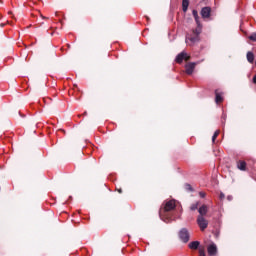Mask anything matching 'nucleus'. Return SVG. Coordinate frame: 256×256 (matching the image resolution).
<instances>
[{
    "instance_id": "1a4fd4ad",
    "label": "nucleus",
    "mask_w": 256,
    "mask_h": 256,
    "mask_svg": "<svg viewBox=\"0 0 256 256\" xmlns=\"http://www.w3.org/2000/svg\"><path fill=\"white\" fill-rule=\"evenodd\" d=\"M208 255L214 256L217 255V245L215 243H212L207 248Z\"/></svg>"
},
{
    "instance_id": "f257e3e1",
    "label": "nucleus",
    "mask_w": 256,
    "mask_h": 256,
    "mask_svg": "<svg viewBox=\"0 0 256 256\" xmlns=\"http://www.w3.org/2000/svg\"><path fill=\"white\" fill-rule=\"evenodd\" d=\"M176 204L175 200H169L165 203L164 207L159 211V217L164 221V223H171V221H175V219H179L181 217V210H175Z\"/></svg>"
},
{
    "instance_id": "423d86ee",
    "label": "nucleus",
    "mask_w": 256,
    "mask_h": 256,
    "mask_svg": "<svg viewBox=\"0 0 256 256\" xmlns=\"http://www.w3.org/2000/svg\"><path fill=\"white\" fill-rule=\"evenodd\" d=\"M196 65H197V63H195V62H190L185 65L187 75H193Z\"/></svg>"
},
{
    "instance_id": "20e7f679",
    "label": "nucleus",
    "mask_w": 256,
    "mask_h": 256,
    "mask_svg": "<svg viewBox=\"0 0 256 256\" xmlns=\"http://www.w3.org/2000/svg\"><path fill=\"white\" fill-rule=\"evenodd\" d=\"M179 239L182 241V243H189L190 235L187 228H182L179 231Z\"/></svg>"
},
{
    "instance_id": "4468645a",
    "label": "nucleus",
    "mask_w": 256,
    "mask_h": 256,
    "mask_svg": "<svg viewBox=\"0 0 256 256\" xmlns=\"http://www.w3.org/2000/svg\"><path fill=\"white\" fill-rule=\"evenodd\" d=\"M246 57L248 63H253V61H255V55L253 54V52H248Z\"/></svg>"
},
{
    "instance_id": "b1692460",
    "label": "nucleus",
    "mask_w": 256,
    "mask_h": 256,
    "mask_svg": "<svg viewBox=\"0 0 256 256\" xmlns=\"http://www.w3.org/2000/svg\"><path fill=\"white\" fill-rule=\"evenodd\" d=\"M253 83L256 84V74H255L254 77H253Z\"/></svg>"
},
{
    "instance_id": "0eeeda50",
    "label": "nucleus",
    "mask_w": 256,
    "mask_h": 256,
    "mask_svg": "<svg viewBox=\"0 0 256 256\" xmlns=\"http://www.w3.org/2000/svg\"><path fill=\"white\" fill-rule=\"evenodd\" d=\"M201 15L203 19H209L211 17V7L202 8Z\"/></svg>"
},
{
    "instance_id": "393cba45",
    "label": "nucleus",
    "mask_w": 256,
    "mask_h": 256,
    "mask_svg": "<svg viewBox=\"0 0 256 256\" xmlns=\"http://www.w3.org/2000/svg\"><path fill=\"white\" fill-rule=\"evenodd\" d=\"M118 193H123V190H121V189H118Z\"/></svg>"
},
{
    "instance_id": "a211bd4d",
    "label": "nucleus",
    "mask_w": 256,
    "mask_h": 256,
    "mask_svg": "<svg viewBox=\"0 0 256 256\" xmlns=\"http://www.w3.org/2000/svg\"><path fill=\"white\" fill-rule=\"evenodd\" d=\"M199 256H205V248L199 249Z\"/></svg>"
},
{
    "instance_id": "5701e85b",
    "label": "nucleus",
    "mask_w": 256,
    "mask_h": 256,
    "mask_svg": "<svg viewBox=\"0 0 256 256\" xmlns=\"http://www.w3.org/2000/svg\"><path fill=\"white\" fill-rule=\"evenodd\" d=\"M228 201H233V196L229 195L227 196Z\"/></svg>"
},
{
    "instance_id": "a878e982",
    "label": "nucleus",
    "mask_w": 256,
    "mask_h": 256,
    "mask_svg": "<svg viewBox=\"0 0 256 256\" xmlns=\"http://www.w3.org/2000/svg\"><path fill=\"white\" fill-rule=\"evenodd\" d=\"M1 27H5V24L2 23V24H1Z\"/></svg>"
},
{
    "instance_id": "ddd939ff",
    "label": "nucleus",
    "mask_w": 256,
    "mask_h": 256,
    "mask_svg": "<svg viewBox=\"0 0 256 256\" xmlns=\"http://www.w3.org/2000/svg\"><path fill=\"white\" fill-rule=\"evenodd\" d=\"M187 9H189V0H182V11L187 13Z\"/></svg>"
},
{
    "instance_id": "2eb2a0df",
    "label": "nucleus",
    "mask_w": 256,
    "mask_h": 256,
    "mask_svg": "<svg viewBox=\"0 0 256 256\" xmlns=\"http://www.w3.org/2000/svg\"><path fill=\"white\" fill-rule=\"evenodd\" d=\"M200 204H201V202H199V201L192 203L190 205V211H197V209H199Z\"/></svg>"
},
{
    "instance_id": "4be33fe9",
    "label": "nucleus",
    "mask_w": 256,
    "mask_h": 256,
    "mask_svg": "<svg viewBox=\"0 0 256 256\" xmlns=\"http://www.w3.org/2000/svg\"><path fill=\"white\" fill-rule=\"evenodd\" d=\"M219 199L220 201H223V199H225V194L223 192L220 193Z\"/></svg>"
},
{
    "instance_id": "6e6552de",
    "label": "nucleus",
    "mask_w": 256,
    "mask_h": 256,
    "mask_svg": "<svg viewBox=\"0 0 256 256\" xmlns=\"http://www.w3.org/2000/svg\"><path fill=\"white\" fill-rule=\"evenodd\" d=\"M208 211H209V207H207V205L203 204L202 206H200L198 208V213H199L198 217H205V215H207Z\"/></svg>"
},
{
    "instance_id": "f03ea898",
    "label": "nucleus",
    "mask_w": 256,
    "mask_h": 256,
    "mask_svg": "<svg viewBox=\"0 0 256 256\" xmlns=\"http://www.w3.org/2000/svg\"><path fill=\"white\" fill-rule=\"evenodd\" d=\"M192 15L195 19V22L197 24V27L195 29L190 30L186 34V44L189 45L190 47H193L196 43H199L201 41V33L203 31V25H201V22L199 21V13L197 10L192 11Z\"/></svg>"
},
{
    "instance_id": "f3484780",
    "label": "nucleus",
    "mask_w": 256,
    "mask_h": 256,
    "mask_svg": "<svg viewBox=\"0 0 256 256\" xmlns=\"http://www.w3.org/2000/svg\"><path fill=\"white\" fill-rule=\"evenodd\" d=\"M248 39H249L250 41L256 42V32H253V33L248 37Z\"/></svg>"
},
{
    "instance_id": "412c9836",
    "label": "nucleus",
    "mask_w": 256,
    "mask_h": 256,
    "mask_svg": "<svg viewBox=\"0 0 256 256\" xmlns=\"http://www.w3.org/2000/svg\"><path fill=\"white\" fill-rule=\"evenodd\" d=\"M187 191H193V187H191V184H186Z\"/></svg>"
},
{
    "instance_id": "9b49d317",
    "label": "nucleus",
    "mask_w": 256,
    "mask_h": 256,
    "mask_svg": "<svg viewBox=\"0 0 256 256\" xmlns=\"http://www.w3.org/2000/svg\"><path fill=\"white\" fill-rule=\"evenodd\" d=\"M215 96V102L217 103V105H219V103H223V96L221 92H219V90L215 91Z\"/></svg>"
},
{
    "instance_id": "f8f14e48",
    "label": "nucleus",
    "mask_w": 256,
    "mask_h": 256,
    "mask_svg": "<svg viewBox=\"0 0 256 256\" xmlns=\"http://www.w3.org/2000/svg\"><path fill=\"white\" fill-rule=\"evenodd\" d=\"M237 167L240 171H245L247 169V163L243 160L237 162Z\"/></svg>"
},
{
    "instance_id": "dca6fc26",
    "label": "nucleus",
    "mask_w": 256,
    "mask_h": 256,
    "mask_svg": "<svg viewBox=\"0 0 256 256\" xmlns=\"http://www.w3.org/2000/svg\"><path fill=\"white\" fill-rule=\"evenodd\" d=\"M217 137H219V130H216L214 132V135L212 136V143H215Z\"/></svg>"
},
{
    "instance_id": "aec40b11",
    "label": "nucleus",
    "mask_w": 256,
    "mask_h": 256,
    "mask_svg": "<svg viewBox=\"0 0 256 256\" xmlns=\"http://www.w3.org/2000/svg\"><path fill=\"white\" fill-rule=\"evenodd\" d=\"M199 195L201 199H205V197H207V194L205 192H199Z\"/></svg>"
},
{
    "instance_id": "7ed1b4c3",
    "label": "nucleus",
    "mask_w": 256,
    "mask_h": 256,
    "mask_svg": "<svg viewBox=\"0 0 256 256\" xmlns=\"http://www.w3.org/2000/svg\"><path fill=\"white\" fill-rule=\"evenodd\" d=\"M196 222L198 227H200V231H205L209 227V221L205 219V216H198Z\"/></svg>"
},
{
    "instance_id": "9d476101",
    "label": "nucleus",
    "mask_w": 256,
    "mask_h": 256,
    "mask_svg": "<svg viewBox=\"0 0 256 256\" xmlns=\"http://www.w3.org/2000/svg\"><path fill=\"white\" fill-rule=\"evenodd\" d=\"M201 245V243L199 241H192L188 244L189 249H192L194 251H197V249H199V246Z\"/></svg>"
},
{
    "instance_id": "39448f33",
    "label": "nucleus",
    "mask_w": 256,
    "mask_h": 256,
    "mask_svg": "<svg viewBox=\"0 0 256 256\" xmlns=\"http://www.w3.org/2000/svg\"><path fill=\"white\" fill-rule=\"evenodd\" d=\"M189 59H191V57L188 56L185 51H183L176 56L175 61L176 63L181 64L183 61H189Z\"/></svg>"
},
{
    "instance_id": "6ab92c4d",
    "label": "nucleus",
    "mask_w": 256,
    "mask_h": 256,
    "mask_svg": "<svg viewBox=\"0 0 256 256\" xmlns=\"http://www.w3.org/2000/svg\"><path fill=\"white\" fill-rule=\"evenodd\" d=\"M222 123H225L224 121L227 120V114L225 112L222 113Z\"/></svg>"
}]
</instances>
